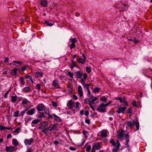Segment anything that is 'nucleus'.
Wrapping results in <instances>:
<instances>
[{
    "instance_id": "1",
    "label": "nucleus",
    "mask_w": 152,
    "mask_h": 152,
    "mask_svg": "<svg viewBox=\"0 0 152 152\" xmlns=\"http://www.w3.org/2000/svg\"><path fill=\"white\" fill-rule=\"evenodd\" d=\"M106 107L104 105V104L103 103H102L99 106L96 110L100 113H104L106 111Z\"/></svg>"
},
{
    "instance_id": "2",
    "label": "nucleus",
    "mask_w": 152,
    "mask_h": 152,
    "mask_svg": "<svg viewBox=\"0 0 152 152\" xmlns=\"http://www.w3.org/2000/svg\"><path fill=\"white\" fill-rule=\"evenodd\" d=\"M48 122L43 121L41 122L40 123V126L38 127V129H42L43 128H46L48 126Z\"/></svg>"
},
{
    "instance_id": "3",
    "label": "nucleus",
    "mask_w": 152,
    "mask_h": 152,
    "mask_svg": "<svg viewBox=\"0 0 152 152\" xmlns=\"http://www.w3.org/2000/svg\"><path fill=\"white\" fill-rule=\"evenodd\" d=\"M69 40L70 42L72 43L69 46V47L71 49H72L75 47V43L77 42V40L76 38H75L70 39Z\"/></svg>"
},
{
    "instance_id": "4",
    "label": "nucleus",
    "mask_w": 152,
    "mask_h": 152,
    "mask_svg": "<svg viewBox=\"0 0 152 152\" xmlns=\"http://www.w3.org/2000/svg\"><path fill=\"white\" fill-rule=\"evenodd\" d=\"M124 131L121 130L120 132H117L118 138H120L121 140H123L124 139Z\"/></svg>"
},
{
    "instance_id": "5",
    "label": "nucleus",
    "mask_w": 152,
    "mask_h": 152,
    "mask_svg": "<svg viewBox=\"0 0 152 152\" xmlns=\"http://www.w3.org/2000/svg\"><path fill=\"white\" fill-rule=\"evenodd\" d=\"M117 143V145L115 146L114 148L112 150V152H117L118 151L119 147L121 146V145L119 141L118 140H116Z\"/></svg>"
},
{
    "instance_id": "6",
    "label": "nucleus",
    "mask_w": 152,
    "mask_h": 152,
    "mask_svg": "<svg viewBox=\"0 0 152 152\" xmlns=\"http://www.w3.org/2000/svg\"><path fill=\"white\" fill-rule=\"evenodd\" d=\"M101 143L100 142H95L94 143L92 144L93 147L96 150H98L99 149L101 146L100 145Z\"/></svg>"
},
{
    "instance_id": "7",
    "label": "nucleus",
    "mask_w": 152,
    "mask_h": 152,
    "mask_svg": "<svg viewBox=\"0 0 152 152\" xmlns=\"http://www.w3.org/2000/svg\"><path fill=\"white\" fill-rule=\"evenodd\" d=\"M38 111H42L44 109V106L42 104H39L36 107Z\"/></svg>"
},
{
    "instance_id": "8",
    "label": "nucleus",
    "mask_w": 152,
    "mask_h": 152,
    "mask_svg": "<svg viewBox=\"0 0 152 152\" xmlns=\"http://www.w3.org/2000/svg\"><path fill=\"white\" fill-rule=\"evenodd\" d=\"M83 58H79L77 59V61L79 63L83 64L86 60V57L84 54H82Z\"/></svg>"
},
{
    "instance_id": "9",
    "label": "nucleus",
    "mask_w": 152,
    "mask_h": 152,
    "mask_svg": "<svg viewBox=\"0 0 152 152\" xmlns=\"http://www.w3.org/2000/svg\"><path fill=\"white\" fill-rule=\"evenodd\" d=\"M15 149V148L13 146H7L6 147V149L7 152H12Z\"/></svg>"
},
{
    "instance_id": "10",
    "label": "nucleus",
    "mask_w": 152,
    "mask_h": 152,
    "mask_svg": "<svg viewBox=\"0 0 152 152\" xmlns=\"http://www.w3.org/2000/svg\"><path fill=\"white\" fill-rule=\"evenodd\" d=\"M127 107H118L117 112L119 113H124V112L125 111Z\"/></svg>"
},
{
    "instance_id": "11",
    "label": "nucleus",
    "mask_w": 152,
    "mask_h": 152,
    "mask_svg": "<svg viewBox=\"0 0 152 152\" xmlns=\"http://www.w3.org/2000/svg\"><path fill=\"white\" fill-rule=\"evenodd\" d=\"M22 104L24 105H29L30 104L31 102L27 99L24 98L23 99Z\"/></svg>"
},
{
    "instance_id": "12",
    "label": "nucleus",
    "mask_w": 152,
    "mask_h": 152,
    "mask_svg": "<svg viewBox=\"0 0 152 152\" xmlns=\"http://www.w3.org/2000/svg\"><path fill=\"white\" fill-rule=\"evenodd\" d=\"M33 141L34 139L32 138L30 139L29 140L26 139L24 140V142L26 145H30Z\"/></svg>"
},
{
    "instance_id": "13",
    "label": "nucleus",
    "mask_w": 152,
    "mask_h": 152,
    "mask_svg": "<svg viewBox=\"0 0 152 152\" xmlns=\"http://www.w3.org/2000/svg\"><path fill=\"white\" fill-rule=\"evenodd\" d=\"M82 88L81 86H79L78 87V92L80 97H81L83 96V92Z\"/></svg>"
},
{
    "instance_id": "14",
    "label": "nucleus",
    "mask_w": 152,
    "mask_h": 152,
    "mask_svg": "<svg viewBox=\"0 0 152 152\" xmlns=\"http://www.w3.org/2000/svg\"><path fill=\"white\" fill-rule=\"evenodd\" d=\"M68 108L69 109H72L73 107L74 104L72 100H70L68 104H67Z\"/></svg>"
},
{
    "instance_id": "15",
    "label": "nucleus",
    "mask_w": 152,
    "mask_h": 152,
    "mask_svg": "<svg viewBox=\"0 0 152 152\" xmlns=\"http://www.w3.org/2000/svg\"><path fill=\"white\" fill-rule=\"evenodd\" d=\"M35 111L36 110L35 108H32L31 110H28L27 112V114L28 115H31L34 113Z\"/></svg>"
},
{
    "instance_id": "16",
    "label": "nucleus",
    "mask_w": 152,
    "mask_h": 152,
    "mask_svg": "<svg viewBox=\"0 0 152 152\" xmlns=\"http://www.w3.org/2000/svg\"><path fill=\"white\" fill-rule=\"evenodd\" d=\"M101 133V135L102 137H105L107 136V131L105 130H103L100 132Z\"/></svg>"
},
{
    "instance_id": "17",
    "label": "nucleus",
    "mask_w": 152,
    "mask_h": 152,
    "mask_svg": "<svg viewBox=\"0 0 152 152\" xmlns=\"http://www.w3.org/2000/svg\"><path fill=\"white\" fill-rule=\"evenodd\" d=\"M41 4L43 7H46L48 4V2L46 0H41L40 2Z\"/></svg>"
},
{
    "instance_id": "18",
    "label": "nucleus",
    "mask_w": 152,
    "mask_h": 152,
    "mask_svg": "<svg viewBox=\"0 0 152 152\" xmlns=\"http://www.w3.org/2000/svg\"><path fill=\"white\" fill-rule=\"evenodd\" d=\"M23 91L25 93L30 92L31 91V89L30 87L27 86L23 89Z\"/></svg>"
},
{
    "instance_id": "19",
    "label": "nucleus",
    "mask_w": 152,
    "mask_h": 152,
    "mask_svg": "<svg viewBox=\"0 0 152 152\" xmlns=\"http://www.w3.org/2000/svg\"><path fill=\"white\" fill-rule=\"evenodd\" d=\"M59 83L58 81V80H54L52 83L53 85L56 88H58V84Z\"/></svg>"
},
{
    "instance_id": "20",
    "label": "nucleus",
    "mask_w": 152,
    "mask_h": 152,
    "mask_svg": "<svg viewBox=\"0 0 152 152\" xmlns=\"http://www.w3.org/2000/svg\"><path fill=\"white\" fill-rule=\"evenodd\" d=\"M40 121V120L39 119L37 118L34 120H33L31 122V126H34V125L33 124H37Z\"/></svg>"
},
{
    "instance_id": "21",
    "label": "nucleus",
    "mask_w": 152,
    "mask_h": 152,
    "mask_svg": "<svg viewBox=\"0 0 152 152\" xmlns=\"http://www.w3.org/2000/svg\"><path fill=\"white\" fill-rule=\"evenodd\" d=\"M12 143L15 146H17L19 144L18 141L16 139H12Z\"/></svg>"
},
{
    "instance_id": "22",
    "label": "nucleus",
    "mask_w": 152,
    "mask_h": 152,
    "mask_svg": "<svg viewBox=\"0 0 152 152\" xmlns=\"http://www.w3.org/2000/svg\"><path fill=\"white\" fill-rule=\"evenodd\" d=\"M34 75L36 77H40L42 76L43 73L41 72H37L34 73Z\"/></svg>"
},
{
    "instance_id": "23",
    "label": "nucleus",
    "mask_w": 152,
    "mask_h": 152,
    "mask_svg": "<svg viewBox=\"0 0 152 152\" xmlns=\"http://www.w3.org/2000/svg\"><path fill=\"white\" fill-rule=\"evenodd\" d=\"M53 116L54 119L56 121L58 122H60L61 121V119L58 116L56 115L55 114H53Z\"/></svg>"
},
{
    "instance_id": "24",
    "label": "nucleus",
    "mask_w": 152,
    "mask_h": 152,
    "mask_svg": "<svg viewBox=\"0 0 152 152\" xmlns=\"http://www.w3.org/2000/svg\"><path fill=\"white\" fill-rule=\"evenodd\" d=\"M133 125H136V128L137 130H138L139 128V123L137 121H133Z\"/></svg>"
},
{
    "instance_id": "25",
    "label": "nucleus",
    "mask_w": 152,
    "mask_h": 152,
    "mask_svg": "<svg viewBox=\"0 0 152 152\" xmlns=\"http://www.w3.org/2000/svg\"><path fill=\"white\" fill-rule=\"evenodd\" d=\"M76 65V62L73 60H72V64L69 65V67L71 69H73L74 67Z\"/></svg>"
},
{
    "instance_id": "26",
    "label": "nucleus",
    "mask_w": 152,
    "mask_h": 152,
    "mask_svg": "<svg viewBox=\"0 0 152 152\" xmlns=\"http://www.w3.org/2000/svg\"><path fill=\"white\" fill-rule=\"evenodd\" d=\"M76 75L77 76V77L79 79L81 78L83 76L82 74L80 72V71H78L76 73Z\"/></svg>"
},
{
    "instance_id": "27",
    "label": "nucleus",
    "mask_w": 152,
    "mask_h": 152,
    "mask_svg": "<svg viewBox=\"0 0 152 152\" xmlns=\"http://www.w3.org/2000/svg\"><path fill=\"white\" fill-rule=\"evenodd\" d=\"M55 125H53L52 126H50L47 128L48 131H51L55 129Z\"/></svg>"
},
{
    "instance_id": "28",
    "label": "nucleus",
    "mask_w": 152,
    "mask_h": 152,
    "mask_svg": "<svg viewBox=\"0 0 152 152\" xmlns=\"http://www.w3.org/2000/svg\"><path fill=\"white\" fill-rule=\"evenodd\" d=\"M17 69L16 68L12 69L11 71V73L12 75H15L17 74Z\"/></svg>"
},
{
    "instance_id": "29",
    "label": "nucleus",
    "mask_w": 152,
    "mask_h": 152,
    "mask_svg": "<svg viewBox=\"0 0 152 152\" xmlns=\"http://www.w3.org/2000/svg\"><path fill=\"white\" fill-rule=\"evenodd\" d=\"M129 140H126V145L127 146V148L128 149H129L132 146V145L129 143Z\"/></svg>"
},
{
    "instance_id": "30",
    "label": "nucleus",
    "mask_w": 152,
    "mask_h": 152,
    "mask_svg": "<svg viewBox=\"0 0 152 152\" xmlns=\"http://www.w3.org/2000/svg\"><path fill=\"white\" fill-rule=\"evenodd\" d=\"M87 144H88L87 143L86 144V145H85L84 148H86V151L87 152H89L91 150V146L90 145H88V146H87V147H86V146L87 145Z\"/></svg>"
},
{
    "instance_id": "31",
    "label": "nucleus",
    "mask_w": 152,
    "mask_h": 152,
    "mask_svg": "<svg viewBox=\"0 0 152 152\" xmlns=\"http://www.w3.org/2000/svg\"><path fill=\"white\" fill-rule=\"evenodd\" d=\"M19 111L18 110H17L14 112L13 116L15 117H17L20 115H19Z\"/></svg>"
},
{
    "instance_id": "32",
    "label": "nucleus",
    "mask_w": 152,
    "mask_h": 152,
    "mask_svg": "<svg viewBox=\"0 0 152 152\" xmlns=\"http://www.w3.org/2000/svg\"><path fill=\"white\" fill-rule=\"evenodd\" d=\"M110 143L112 144L113 145L115 146H115H116L117 145V142L116 141V142H115L114 141V140H113V139H111L110 140Z\"/></svg>"
},
{
    "instance_id": "33",
    "label": "nucleus",
    "mask_w": 152,
    "mask_h": 152,
    "mask_svg": "<svg viewBox=\"0 0 152 152\" xmlns=\"http://www.w3.org/2000/svg\"><path fill=\"white\" fill-rule=\"evenodd\" d=\"M42 129L43 130L42 131V132L45 134L46 135H48L47 132V131L48 130L47 128H43Z\"/></svg>"
},
{
    "instance_id": "34",
    "label": "nucleus",
    "mask_w": 152,
    "mask_h": 152,
    "mask_svg": "<svg viewBox=\"0 0 152 152\" xmlns=\"http://www.w3.org/2000/svg\"><path fill=\"white\" fill-rule=\"evenodd\" d=\"M20 82L21 83V87H22V86L24 85L25 83V82L24 81V78L23 77H20Z\"/></svg>"
},
{
    "instance_id": "35",
    "label": "nucleus",
    "mask_w": 152,
    "mask_h": 152,
    "mask_svg": "<svg viewBox=\"0 0 152 152\" xmlns=\"http://www.w3.org/2000/svg\"><path fill=\"white\" fill-rule=\"evenodd\" d=\"M11 99L12 102H15L17 99V97L16 96H12L11 97Z\"/></svg>"
},
{
    "instance_id": "36",
    "label": "nucleus",
    "mask_w": 152,
    "mask_h": 152,
    "mask_svg": "<svg viewBox=\"0 0 152 152\" xmlns=\"http://www.w3.org/2000/svg\"><path fill=\"white\" fill-rule=\"evenodd\" d=\"M127 125L131 128L132 125H133V121L132 122L130 121H128L127 122Z\"/></svg>"
},
{
    "instance_id": "37",
    "label": "nucleus",
    "mask_w": 152,
    "mask_h": 152,
    "mask_svg": "<svg viewBox=\"0 0 152 152\" xmlns=\"http://www.w3.org/2000/svg\"><path fill=\"white\" fill-rule=\"evenodd\" d=\"M38 117L40 118H41L45 117L44 113L42 112H41L38 115Z\"/></svg>"
},
{
    "instance_id": "38",
    "label": "nucleus",
    "mask_w": 152,
    "mask_h": 152,
    "mask_svg": "<svg viewBox=\"0 0 152 152\" xmlns=\"http://www.w3.org/2000/svg\"><path fill=\"white\" fill-rule=\"evenodd\" d=\"M100 89V88H99L98 87H96L93 90V92L94 93L96 92H99Z\"/></svg>"
},
{
    "instance_id": "39",
    "label": "nucleus",
    "mask_w": 152,
    "mask_h": 152,
    "mask_svg": "<svg viewBox=\"0 0 152 152\" xmlns=\"http://www.w3.org/2000/svg\"><path fill=\"white\" fill-rule=\"evenodd\" d=\"M43 111L45 112V113L47 115L49 114L50 113L49 110V109L47 107H45Z\"/></svg>"
},
{
    "instance_id": "40",
    "label": "nucleus",
    "mask_w": 152,
    "mask_h": 152,
    "mask_svg": "<svg viewBox=\"0 0 152 152\" xmlns=\"http://www.w3.org/2000/svg\"><path fill=\"white\" fill-rule=\"evenodd\" d=\"M86 70L88 73H90L91 72V68L88 66H87L86 68Z\"/></svg>"
},
{
    "instance_id": "41",
    "label": "nucleus",
    "mask_w": 152,
    "mask_h": 152,
    "mask_svg": "<svg viewBox=\"0 0 152 152\" xmlns=\"http://www.w3.org/2000/svg\"><path fill=\"white\" fill-rule=\"evenodd\" d=\"M13 62L14 63H15L18 64L20 65H22L23 64V63L20 61H13Z\"/></svg>"
},
{
    "instance_id": "42",
    "label": "nucleus",
    "mask_w": 152,
    "mask_h": 152,
    "mask_svg": "<svg viewBox=\"0 0 152 152\" xmlns=\"http://www.w3.org/2000/svg\"><path fill=\"white\" fill-rule=\"evenodd\" d=\"M100 100L102 101L106 102L107 101V99L105 96H103L101 97Z\"/></svg>"
},
{
    "instance_id": "43",
    "label": "nucleus",
    "mask_w": 152,
    "mask_h": 152,
    "mask_svg": "<svg viewBox=\"0 0 152 152\" xmlns=\"http://www.w3.org/2000/svg\"><path fill=\"white\" fill-rule=\"evenodd\" d=\"M21 129L20 127H18L16 129L15 131L13 132V133H19V131Z\"/></svg>"
},
{
    "instance_id": "44",
    "label": "nucleus",
    "mask_w": 152,
    "mask_h": 152,
    "mask_svg": "<svg viewBox=\"0 0 152 152\" xmlns=\"http://www.w3.org/2000/svg\"><path fill=\"white\" fill-rule=\"evenodd\" d=\"M124 138H125V139L126 140H129V135L128 134H124Z\"/></svg>"
},
{
    "instance_id": "45",
    "label": "nucleus",
    "mask_w": 152,
    "mask_h": 152,
    "mask_svg": "<svg viewBox=\"0 0 152 152\" xmlns=\"http://www.w3.org/2000/svg\"><path fill=\"white\" fill-rule=\"evenodd\" d=\"M83 86L85 88H86L87 90L89 89V87L90 86V85L89 84H85V83H83Z\"/></svg>"
},
{
    "instance_id": "46",
    "label": "nucleus",
    "mask_w": 152,
    "mask_h": 152,
    "mask_svg": "<svg viewBox=\"0 0 152 152\" xmlns=\"http://www.w3.org/2000/svg\"><path fill=\"white\" fill-rule=\"evenodd\" d=\"M115 99H118L120 101V102L121 103H122L123 102L124 98L123 99L121 97H119L115 98Z\"/></svg>"
},
{
    "instance_id": "47",
    "label": "nucleus",
    "mask_w": 152,
    "mask_h": 152,
    "mask_svg": "<svg viewBox=\"0 0 152 152\" xmlns=\"http://www.w3.org/2000/svg\"><path fill=\"white\" fill-rule=\"evenodd\" d=\"M45 23L48 26H53V24L52 23H49V22L48 21H47V20H46L45 21Z\"/></svg>"
},
{
    "instance_id": "48",
    "label": "nucleus",
    "mask_w": 152,
    "mask_h": 152,
    "mask_svg": "<svg viewBox=\"0 0 152 152\" xmlns=\"http://www.w3.org/2000/svg\"><path fill=\"white\" fill-rule=\"evenodd\" d=\"M83 133L86 137H87L88 135V132L86 131H83Z\"/></svg>"
},
{
    "instance_id": "49",
    "label": "nucleus",
    "mask_w": 152,
    "mask_h": 152,
    "mask_svg": "<svg viewBox=\"0 0 152 152\" xmlns=\"http://www.w3.org/2000/svg\"><path fill=\"white\" fill-rule=\"evenodd\" d=\"M27 111V110H26V109H24L22 112H21L20 113V115L21 116H23L24 114L26 113V112Z\"/></svg>"
},
{
    "instance_id": "50",
    "label": "nucleus",
    "mask_w": 152,
    "mask_h": 152,
    "mask_svg": "<svg viewBox=\"0 0 152 152\" xmlns=\"http://www.w3.org/2000/svg\"><path fill=\"white\" fill-rule=\"evenodd\" d=\"M123 102L125 105L127 106H128V102L124 98V99L123 100V102Z\"/></svg>"
},
{
    "instance_id": "51",
    "label": "nucleus",
    "mask_w": 152,
    "mask_h": 152,
    "mask_svg": "<svg viewBox=\"0 0 152 152\" xmlns=\"http://www.w3.org/2000/svg\"><path fill=\"white\" fill-rule=\"evenodd\" d=\"M4 63L7 64L8 63L9 59L5 57L4 58Z\"/></svg>"
},
{
    "instance_id": "52",
    "label": "nucleus",
    "mask_w": 152,
    "mask_h": 152,
    "mask_svg": "<svg viewBox=\"0 0 152 152\" xmlns=\"http://www.w3.org/2000/svg\"><path fill=\"white\" fill-rule=\"evenodd\" d=\"M68 74L69 76L72 78H73V74L71 72H68Z\"/></svg>"
},
{
    "instance_id": "53",
    "label": "nucleus",
    "mask_w": 152,
    "mask_h": 152,
    "mask_svg": "<svg viewBox=\"0 0 152 152\" xmlns=\"http://www.w3.org/2000/svg\"><path fill=\"white\" fill-rule=\"evenodd\" d=\"M132 105L134 107H136L137 106V105L136 103V101L135 100H133L132 102Z\"/></svg>"
},
{
    "instance_id": "54",
    "label": "nucleus",
    "mask_w": 152,
    "mask_h": 152,
    "mask_svg": "<svg viewBox=\"0 0 152 152\" xmlns=\"http://www.w3.org/2000/svg\"><path fill=\"white\" fill-rule=\"evenodd\" d=\"M80 103L78 102H76L75 103V107L76 109H78L79 108Z\"/></svg>"
},
{
    "instance_id": "55",
    "label": "nucleus",
    "mask_w": 152,
    "mask_h": 152,
    "mask_svg": "<svg viewBox=\"0 0 152 152\" xmlns=\"http://www.w3.org/2000/svg\"><path fill=\"white\" fill-rule=\"evenodd\" d=\"M52 105L53 106L56 107L57 106V104L56 102L52 101Z\"/></svg>"
},
{
    "instance_id": "56",
    "label": "nucleus",
    "mask_w": 152,
    "mask_h": 152,
    "mask_svg": "<svg viewBox=\"0 0 152 152\" xmlns=\"http://www.w3.org/2000/svg\"><path fill=\"white\" fill-rule=\"evenodd\" d=\"M47 115H48V119H52L53 116V115H52V114H50V113H49V114H48Z\"/></svg>"
},
{
    "instance_id": "57",
    "label": "nucleus",
    "mask_w": 152,
    "mask_h": 152,
    "mask_svg": "<svg viewBox=\"0 0 152 152\" xmlns=\"http://www.w3.org/2000/svg\"><path fill=\"white\" fill-rule=\"evenodd\" d=\"M85 122L86 123L89 124L90 123V120L88 118H87L86 119Z\"/></svg>"
},
{
    "instance_id": "58",
    "label": "nucleus",
    "mask_w": 152,
    "mask_h": 152,
    "mask_svg": "<svg viewBox=\"0 0 152 152\" xmlns=\"http://www.w3.org/2000/svg\"><path fill=\"white\" fill-rule=\"evenodd\" d=\"M6 127L1 125H0V129L1 130L3 131L5 129Z\"/></svg>"
},
{
    "instance_id": "59",
    "label": "nucleus",
    "mask_w": 152,
    "mask_h": 152,
    "mask_svg": "<svg viewBox=\"0 0 152 152\" xmlns=\"http://www.w3.org/2000/svg\"><path fill=\"white\" fill-rule=\"evenodd\" d=\"M9 93V91H7L5 93V94H4V98H6L7 97V96L8 95Z\"/></svg>"
},
{
    "instance_id": "60",
    "label": "nucleus",
    "mask_w": 152,
    "mask_h": 152,
    "mask_svg": "<svg viewBox=\"0 0 152 152\" xmlns=\"http://www.w3.org/2000/svg\"><path fill=\"white\" fill-rule=\"evenodd\" d=\"M132 108H129L127 110V113L129 114L131 113L132 112Z\"/></svg>"
},
{
    "instance_id": "61",
    "label": "nucleus",
    "mask_w": 152,
    "mask_h": 152,
    "mask_svg": "<svg viewBox=\"0 0 152 152\" xmlns=\"http://www.w3.org/2000/svg\"><path fill=\"white\" fill-rule=\"evenodd\" d=\"M36 87H37V88L39 90H40L41 89V87L40 84H37L36 85Z\"/></svg>"
},
{
    "instance_id": "62",
    "label": "nucleus",
    "mask_w": 152,
    "mask_h": 152,
    "mask_svg": "<svg viewBox=\"0 0 152 152\" xmlns=\"http://www.w3.org/2000/svg\"><path fill=\"white\" fill-rule=\"evenodd\" d=\"M69 149L70 150L73 151H75L76 150V149L75 148H74L72 146H70L69 147Z\"/></svg>"
},
{
    "instance_id": "63",
    "label": "nucleus",
    "mask_w": 152,
    "mask_h": 152,
    "mask_svg": "<svg viewBox=\"0 0 152 152\" xmlns=\"http://www.w3.org/2000/svg\"><path fill=\"white\" fill-rule=\"evenodd\" d=\"M98 99V98L97 97H95L92 100V102H94V101H96Z\"/></svg>"
},
{
    "instance_id": "64",
    "label": "nucleus",
    "mask_w": 152,
    "mask_h": 152,
    "mask_svg": "<svg viewBox=\"0 0 152 152\" xmlns=\"http://www.w3.org/2000/svg\"><path fill=\"white\" fill-rule=\"evenodd\" d=\"M26 66H25L22 67L21 69L23 71H24L26 70Z\"/></svg>"
}]
</instances>
